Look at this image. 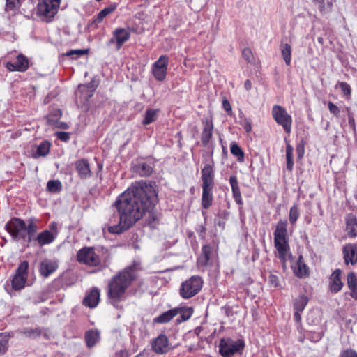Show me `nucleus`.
Instances as JSON below:
<instances>
[{
	"label": "nucleus",
	"mask_w": 357,
	"mask_h": 357,
	"mask_svg": "<svg viewBox=\"0 0 357 357\" xmlns=\"http://www.w3.org/2000/svg\"><path fill=\"white\" fill-rule=\"evenodd\" d=\"M158 202L154 185L144 181L136 182L116 198L112 206L118 213L109 218L105 227L110 234H121L146 215Z\"/></svg>",
	"instance_id": "1"
},
{
	"label": "nucleus",
	"mask_w": 357,
	"mask_h": 357,
	"mask_svg": "<svg viewBox=\"0 0 357 357\" xmlns=\"http://www.w3.org/2000/svg\"><path fill=\"white\" fill-rule=\"evenodd\" d=\"M5 227L13 238L26 241L27 246L34 241L42 247L52 243L55 238L54 234L49 230H45L35 236L38 228L32 220H29L26 225L24 220L13 218L6 225Z\"/></svg>",
	"instance_id": "2"
},
{
	"label": "nucleus",
	"mask_w": 357,
	"mask_h": 357,
	"mask_svg": "<svg viewBox=\"0 0 357 357\" xmlns=\"http://www.w3.org/2000/svg\"><path fill=\"white\" fill-rule=\"evenodd\" d=\"M137 265L126 267L114 275L107 284V298L115 308H121L120 303L126 298V290L137 277Z\"/></svg>",
	"instance_id": "3"
},
{
	"label": "nucleus",
	"mask_w": 357,
	"mask_h": 357,
	"mask_svg": "<svg viewBox=\"0 0 357 357\" xmlns=\"http://www.w3.org/2000/svg\"><path fill=\"white\" fill-rule=\"evenodd\" d=\"M274 245L276 248L278 257L282 262L287 260V252L289 250V240L287 236V222L280 220L274 231Z\"/></svg>",
	"instance_id": "4"
},
{
	"label": "nucleus",
	"mask_w": 357,
	"mask_h": 357,
	"mask_svg": "<svg viewBox=\"0 0 357 357\" xmlns=\"http://www.w3.org/2000/svg\"><path fill=\"white\" fill-rule=\"evenodd\" d=\"M203 280L200 276L192 275L182 282L179 294L184 299H189L197 294L202 288Z\"/></svg>",
	"instance_id": "5"
},
{
	"label": "nucleus",
	"mask_w": 357,
	"mask_h": 357,
	"mask_svg": "<svg viewBox=\"0 0 357 357\" xmlns=\"http://www.w3.org/2000/svg\"><path fill=\"white\" fill-rule=\"evenodd\" d=\"M61 0H44L37 6V14L43 21L49 22L57 13Z\"/></svg>",
	"instance_id": "6"
},
{
	"label": "nucleus",
	"mask_w": 357,
	"mask_h": 357,
	"mask_svg": "<svg viewBox=\"0 0 357 357\" xmlns=\"http://www.w3.org/2000/svg\"><path fill=\"white\" fill-rule=\"evenodd\" d=\"M243 341L234 340L231 338H222L220 340L218 348L219 353L222 357H231L243 349Z\"/></svg>",
	"instance_id": "7"
},
{
	"label": "nucleus",
	"mask_w": 357,
	"mask_h": 357,
	"mask_svg": "<svg viewBox=\"0 0 357 357\" xmlns=\"http://www.w3.org/2000/svg\"><path fill=\"white\" fill-rule=\"evenodd\" d=\"M77 260L79 263L89 266H98L101 264V258L92 247H84L77 253Z\"/></svg>",
	"instance_id": "8"
},
{
	"label": "nucleus",
	"mask_w": 357,
	"mask_h": 357,
	"mask_svg": "<svg viewBox=\"0 0 357 357\" xmlns=\"http://www.w3.org/2000/svg\"><path fill=\"white\" fill-rule=\"evenodd\" d=\"M272 116L276 123L282 126L287 133L291 132L292 118L284 107L274 105L272 109Z\"/></svg>",
	"instance_id": "9"
},
{
	"label": "nucleus",
	"mask_w": 357,
	"mask_h": 357,
	"mask_svg": "<svg viewBox=\"0 0 357 357\" xmlns=\"http://www.w3.org/2000/svg\"><path fill=\"white\" fill-rule=\"evenodd\" d=\"M28 270L29 263L27 261L20 263L12 280L13 289L20 290L24 288L27 280Z\"/></svg>",
	"instance_id": "10"
},
{
	"label": "nucleus",
	"mask_w": 357,
	"mask_h": 357,
	"mask_svg": "<svg viewBox=\"0 0 357 357\" xmlns=\"http://www.w3.org/2000/svg\"><path fill=\"white\" fill-rule=\"evenodd\" d=\"M168 66V57L161 55L159 59L153 64L152 73L158 81H163L167 76Z\"/></svg>",
	"instance_id": "11"
},
{
	"label": "nucleus",
	"mask_w": 357,
	"mask_h": 357,
	"mask_svg": "<svg viewBox=\"0 0 357 357\" xmlns=\"http://www.w3.org/2000/svg\"><path fill=\"white\" fill-rule=\"evenodd\" d=\"M130 36V33L125 29H116L113 31V36L109 39V40L107 43V45H110L114 43L116 49L117 50H119L121 48L123 44L129 40Z\"/></svg>",
	"instance_id": "12"
},
{
	"label": "nucleus",
	"mask_w": 357,
	"mask_h": 357,
	"mask_svg": "<svg viewBox=\"0 0 357 357\" xmlns=\"http://www.w3.org/2000/svg\"><path fill=\"white\" fill-rule=\"evenodd\" d=\"M20 333L24 337L31 339H36L38 337L43 335L45 340H50L51 336L48 329L40 327H26L20 331Z\"/></svg>",
	"instance_id": "13"
},
{
	"label": "nucleus",
	"mask_w": 357,
	"mask_h": 357,
	"mask_svg": "<svg viewBox=\"0 0 357 357\" xmlns=\"http://www.w3.org/2000/svg\"><path fill=\"white\" fill-rule=\"evenodd\" d=\"M151 347L153 350L159 354L168 352L171 349L167 337L164 334H160L152 342Z\"/></svg>",
	"instance_id": "14"
},
{
	"label": "nucleus",
	"mask_w": 357,
	"mask_h": 357,
	"mask_svg": "<svg viewBox=\"0 0 357 357\" xmlns=\"http://www.w3.org/2000/svg\"><path fill=\"white\" fill-rule=\"evenodd\" d=\"M6 67L9 71L24 72L29 68V60L25 56L20 54L17 55L15 62H7Z\"/></svg>",
	"instance_id": "15"
},
{
	"label": "nucleus",
	"mask_w": 357,
	"mask_h": 357,
	"mask_svg": "<svg viewBox=\"0 0 357 357\" xmlns=\"http://www.w3.org/2000/svg\"><path fill=\"white\" fill-rule=\"evenodd\" d=\"M202 186H214V170L213 165L210 164L204 165L202 170Z\"/></svg>",
	"instance_id": "16"
},
{
	"label": "nucleus",
	"mask_w": 357,
	"mask_h": 357,
	"mask_svg": "<svg viewBox=\"0 0 357 357\" xmlns=\"http://www.w3.org/2000/svg\"><path fill=\"white\" fill-rule=\"evenodd\" d=\"M341 273L342 271L340 269H336L332 273V274L330 276L329 286L330 290L333 293L339 292L344 285L340 278Z\"/></svg>",
	"instance_id": "17"
},
{
	"label": "nucleus",
	"mask_w": 357,
	"mask_h": 357,
	"mask_svg": "<svg viewBox=\"0 0 357 357\" xmlns=\"http://www.w3.org/2000/svg\"><path fill=\"white\" fill-rule=\"evenodd\" d=\"M57 268L58 264L55 261L45 259L40 263L39 271L41 275L47 278L54 273Z\"/></svg>",
	"instance_id": "18"
},
{
	"label": "nucleus",
	"mask_w": 357,
	"mask_h": 357,
	"mask_svg": "<svg viewBox=\"0 0 357 357\" xmlns=\"http://www.w3.org/2000/svg\"><path fill=\"white\" fill-rule=\"evenodd\" d=\"M204 128L202 132V142L206 146L212 137L213 124L211 119H205L203 120Z\"/></svg>",
	"instance_id": "19"
},
{
	"label": "nucleus",
	"mask_w": 357,
	"mask_h": 357,
	"mask_svg": "<svg viewBox=\"0 0 357 357\" xmlns=\"http://www.w3.org/2000/svg\"><path fill=\"white\" fill-rule=\"evenodd\" d=\"M75 167L82 179H86L91 176V172L87 160L82 159L77 160L75 163Z\"/></svg>",
	"instance_id": "20"
},
{
	"label": "nucleus",
	"mask_w": 357,
	"mask_h": 357,
	"mask_svg": "<svg viewBox=\"0 0 357 357\" xmlns=\"http://www.w3.org/2000/svg\"><path fill=\"white\" fill-rule=\"evenodd\" d=\"M229 183L231 187L233 197L236 203L238 205H242L243 204V202L242 199L240 188L238 186V179L235 175H232L230 176Z\"/></svg>",
	"instance_id": "21"
},
{
	"label": "nucleus",
	"mask_w": 357,
	"mask_h": 357,
	"mask_svg": "<svg viewBox=\"0 0 357 357\" xmlns=\"http://www.w3.org/2000/svg\"><path fill=\"white\" fill-rule=\"evenodd\" d=\"M202 206L204 209L208 208L213 204V187L202 186Z\"/></svg>",
	"instance_id": "22"
},
{
	"label": "nucleus",
	"mask_w": 357,
	"mask_h": 357,
	"mask_svg": "<svg viewBox=\"0 0 357 357\" xmlns=\"http://www.w3.org/2000/svg\"><path fill=\"white\" fill-rule=\"evenodd\" d=\"M100 300V291L95 288L91 289L90 293L83 300V304L91 308L95 307Z\"/></svg>",
	"instance_id": "23"
},
{
	"label": "nucleus",
	"mask_w": 357,
	"mask_h": 357,
	"mask_svg": "<svg viewBox=\"0 0 357 357\" xmlns=\"http://www.w3.org/2000/svg\"><path fill=\"white\" fill-rule=\"evenodd\" d=\"M294 273L299 278H306L309 275V268L304 262L303 257L300 255L294 267Z\"/></svg>",
	"instance_id": "24"
},
{
	"label": "nucleus",
	"mask_w": 357,
	"mask_h": 357,
	"mask_svg": "<svg viewBox=\"0 0 357 357\" xmlns=\"http://www.w3.org/2000/svg\"><path fill=\"white\" fill-rule=\"evenodd\" d=\"M84 339L87 347L91 348L100 340V333L96 329L89 330L85 333Z\"/></svg>",
	"instance_id": "25"
},
{
	"label": "nucleus",
	"mask_w": 357,
	"mask_h": 357,
	"mask_svg": "<svg viewBox=\"0 0 357 357\" xmlns=\"http://www.w3.org/2000/svg\"><path fill=\"white\" fill-rule=\"evenodd\" d=\"M343 253L346 264L351 263L354 265L357 262V255L352 245L345 246L343 249Z\"/></svg>",
	"instance_id": "26"
},
{
	"label": "nucleus",
	"mask_w": 357,
	"mask_h": 357,
	"mask_svg": "<svg viewBox=\"0 0 357 357\" xmlns=\"http://www.w3.org/2000/svg\"><path fill=\"white\" fill-rule=\"evenodd\" d=\"M347 285L351 290V296L357 300V278L353 272L349 273L347 275Z\"/></svg>",
	"instance_id": "27"
},
{
	"label": "nucleus",
	"mask_w": 357,
	"mask_h": 357,
	"mask_svg": "<svg viewBox=\"0 0 357 357\" xmlns=\"http://www.w3.org/2000/svg\"><path fill=\"white\" fill-rule=\"evenodd\" d=\"M174 310L177 311V315L179 317L177 319L178 322H182L188 320L193 313V309L191 307H175Z\"/></svg>",
	"instance_id": "28"
},
{
	"label": "nucleus",
	"mask_w": 357,
	"mask_h": 357,
	"mask_svg": "<svg viewBox=\"0 0 357 357\" xmlns=\"http://www.w3.org/2000/svg\"><path fill=\"white\" fill-rule=\"evenodd\" d=\"M176 315L177 311L176 310L172 309L158 316L154 319L153 321L155 323L159 324L167 323Z\"/></svg>",
	"instance_id": "29"
},
{
	"label": "nucleus",
	"mask_w": 357,
	"mask_h": 357,
	"mask_svg": "<svg viewBox=\"0 0 357 357\" xmlns=\"http://www.w3.org/2000/svg\"><path fill=\"white\" fill-rule=\"evenodd\" d=\"M308 303V298L305 295L298 296L294 301V307L295 311L303 312Z\"/></svg>",
	"instance_id": "30"
},
{
	"label": "nucleus",
	"mask_w": 357,
	"mask_h": 357,
	"mask_svg": "<svg viewBox=\"0 0 357 357\" xmlns=\"http://www.w3.org/2000/svg\"><path fill=\"white\" fill-rule=\"evenodd\" d=\"M135 171L141 176H148L152 172V167L149 165L142 162L135 167Z\"/></svg>",
	"instance_id": "31"
},
{
	"label": "nucleus",
	"mask_w": 357,
	"mask_h": 357,
	"mask_svg": "<svg viewBox=\"0 0 357 357\" xmlns=\"http://www.w3.org/2000/svg\"><path fill=\"white\" fill-rule=\"evenodd\" d=\"M156 204H153L150 211H146L148 214L147 223L151 227H155L158 222V213L154 210Z\"/></svg>",
	"instance_id": "32"
},
{
	"label": "nucleus",
	"mask_w": 357,
	"mask_h": 357,
	"mask_svg": "<svg viewBox=\"0 0 357 357\" xmlns=\"http://www.w3.org/2000/svg\"><path fill=\"white\" fill-rule=\"evenodd\" d=\"M50 149V143L47 141L43 142L37 148L36 153L33 155L34 158L43 157L47 155Z\"/></svg>",
	"instance_id": "33"
},
{
	"label": "nucleus",
	"mask_w": 357,
	"mask_h": 357,
	"mask_svg": "<svg viewBox=\"0 0 357 357\" xmlns=\"http://www.w3.org/2000/svg\"><path fill=\"white\" fill-rule=\"evenodd\" d=\"M158 109H148L142 121L144 125H149L157 119Z\"/></svg>",
	"instance_id": "34"
},
{
	"label": "nucleus",
	"mask_w": 357,
	"mask_h": 357,
	"mask_svg": "<svg viewBox=\"0 0 357 357\" xmlns=\"http://www.w3.org/2000/svg\"><path fill=\"white\" fill-rule=\"evenodd\" d=\"M293 151H294V148L289 143H287V148H286V159H287V169L289 171H291L294 167Z\"/></svg>",
	"instance_id": "35"
},
{
	"label": "nucleus",
	"mask_w": 357,
	"mask_h": 357,
	"mask_svg": "<svg viewBox=\"0 0 357 357\" xmlns=\"http://www.w3.org/2000/svg\"><path fill=\"white\" fill-rule=\"evenodd\" d=\"M230 151L231 154L238 158L239 162H243L244 160V153L241 148L236 143L232 142L230 146Z\"/></svg>",
	"instance_id": "36"
},
{
	"label": "nucleus",
	"mask_w": 357,
	"mask_h": 357,
	"mask_svg": "<svg viewBox=\"0 0 357 357\" xmlns=\"http://www.w3.org/2000/svg\"><path fill=\"white\" fill-rule=\"evenodd\" d=\"M282 54L287 66L291 64V48L290 45L284 44L282 46Z\"/></svg>",
	"instance_id": "37"
},
{
	"label": "nucleus",
	"mask_w": 357,
	"mask_h": 357,
	"mask_svg": "<svg viewBox=\"0 0 357 357\" xmlns=\"http://www.w3.org/2000/svg\"><path fill=\"white\" fill-rule=\"evenodd\" d=\"M61 183L58 180H50L47 184V189L51 192H59L61 191Z\"/></svg>",
	"instance_id": "38"
},
{
	"label": "nucleus",
	"mask_w": 357,
	"mask_h": 357,
	"mask_svg": "<svg viewBox=\"0 0 357 357\" xmlns=\"http://www.w3.org/2000/svg\"><path fill=\"white\" fill-rule=\"evenodd\" d=\"M47 123L50 126H54L57 128L61 129H68L69 126L64 122L59 121V120H54V119H52L51 116H47Z\"/></svg>",
	"instance_id": "39"
},
{
	"label": "nucleus",
	"mask_w": 357,
	"mask_h": 357,
	"mask_svg": "<svg viewBox=\"0 0 357 357\" xmlns=\"http://www.w3.org/2000/svg\"><path fill=\"white\" fill-rule=\"evenodd\" d=\"M116 8L115 6H110L102 9L97 15L95 22H100L106 16L112 13Z\"/></svg>",
	"instance_id": "40"
},
{
	"label": "nucleus",
	"mask_w": 357,
	"mask_h": 357,
	"mask_svg": "<svg viewBox=\"0 0 357 357\" xmlns=\"http://www.w3.org/2000/svg\"><path fill=\"white\" fill-rule=\"evenodd\" d=\"M300 215V212L298 208L296 205H294L289 211V222L291 224L294 225L296 221L298 220Z\"/></svg>",
	"instance_id": "41"
},
{
	"label": "nucleus",
	"mask_w": 357,
	"mask_h": 357,
	"mask_svg": "<svg viewBox=\"0 0 357 357\" xmlns=\"http://www.w3.org/2000/svg\"><path fill=\"white\" fill-rule=\"evenodd\" d=\"M20 4V0H6V10H15Z\"/></svg>",
	"instance_id": "42"
},
{
	"label": "nucleus",
	"mask_w": 357,
	"mask_h": 357,
	"mask_svg": "<svg viewBox=\"0 0 357 357\" xmlns=\"http://www.w3.org/2000/svg\"><path fill=\"white\" fill-rule=\"evenodd\" d=\"M212 252V248L209 245H205L202 247V254L204 257V264H206L210 258Z\"/></svg>",
	"instance_id": "43"
},
{
	"label": "nucleus",
	"mask_w": 357,
	"mask_h": 357,
	"mask_svg": "<svg viewBox=\"0 0 357 357\" xmlns=\"http://www.w3.org/2000/svg\"><path fill=\"white\" fill-rule=\"evenodd\" d=\"M339 85L342 91V93L346 96L350 97L351 89L349 84H348L347 82H342L339 83Z\"/></svg>",
	"instance_id": "44"
},
{
	"label": "nucleus",
	"mask_w": 357,
	"mask_h": 357,
	"mask_svg": "<svg viewBox=\"0 0 357 357\" xmlns=\"http://www.w3.org/2000/svg\"><path fill=\"white\" fill-rule=\"evenodd\" d=\"M328 107L330 111V112L333 114L334 116L338 117L340 114V109L336 106L333 102H328Z\"/></svg>",
	"instance_id": "45"
},
{
	"label": "nucleus",
	"mask_w": 357,
	"mask_h": 357,
	"mask_svg": "<svg viewBox=\"0 0 357 357\" xmlns=\"http://www.w3.org/2000/svg\"><path fill=\"white\" fill-rule=\"evenodd\" d=\"M268 284L271 287L275 288L279 287V279L278 277L273 273H270L268 276Z\"/></svg>",
	"instance_id": "46"
},
{
	"label": "nucleus",
	"mask_w": 357,
	"mask_h": 357,
	"mask_svg": "<svg viewBox=\"0 0 357 357\" xmlns=\"http://www.w3.org/2000/svg\"><path fill=\"white\" fill-rule=\"evenodd\" d=\"M88 50H81V49H79V50H70L69 52H68L66 55V56H73L74 55H76V56H82L85 54H86Z\"/></svg>",
	"instance_id": "47"
},
{
	"label": "nucleus",
	"mask_w": 357,
	"mask_h": 357,
	"mask_svg": "<svg viewBox=\"0 0 357 357\" xmlns=\"http://www.w3.org/2000/svg\"><path fill=\"white\" fill-rule=\"evenodd\" d=\"M242 56L248 62H251L253 59L252 52L249 48H244L243 50Z\"/></svg>",
	"instance_id": "48"
},
{
	"label": "nucleus",
	"mask_w": 357,
	"mask_h": 357,
	"mask_svg": "<svg viewBox=\"0 0 357 357\" xmlns=\"http://www.w3.org/2000/svg\"><path fill=\"white\" fill-rule=\"evenodd\" d=\"M347 227L357 226V218L352 214H349L346 218Z\"/></svg>",
	"instance_id": "49"
},
{
	"label": "nucleus",
	"mask_w": 357,
	"mask_h": 357,
	"mask_svg": "<svg viewBox=\"0 0 357 357\" xmlns=\"http://www.w3.org/2000/svg\"><path fill=\"white\" fill-rule=\"evenodd\" d=\"M56 136L62 142H68L70 139V133L66 132H56Z\"/></svg>",
	"instance_id": "50"
},
{
	"label": "nucleus",
	"mask_w": 357,
	"mask_h": 357,
	"mask_svg": "<svg viewBox=\"0 0 357 357\" xmlns=\"http://www.w3.org/2000/svg\"><path fill=\"white\" fill-rule=\"evenodd\" d=\"M346 229L350 237L357 236V226L347 227Z\"/></svg>",
	"instance_id": "51"
},
{
	"label": "nucleus",
	"mask_w": 357,
	"mask_h": 357,
	"mask_svg": "<svg viewBox=\"0 0 357 357\" xmlns=\"http://www.w3.org/2000/svg\"><path fill=\"white\" fill-rule=\"evenodd\" d=\"M8 349V341L6 340H0V356L4 354Z\"/></svg>",
	"instance_id": "52"
},
{
	"label": "nucleus",
	"mask_w": 357,
	"mask_h": 357,
	"mask_svg": "<svg viewBox=\"0 0 357 357\" xmlns=\"http://www.w3.org/2000/svg\"><path fill=\"white\" fill-rule=\"evenodd\" d=\"M61 115V111L59 109H54L47 116H51L52 119H54V120H59Z\"/></svg>",
	"instance_id": "53"
},
{
	"label": "nucleus",
	"mask_w": 357,
	"mask_h": 357,
	"mask_svg": "<svg viewBox=\"0 0 357 357\" xmlns=\"http://www.w3.org/2000/svg\"><path fill=\"white\" fill-rule=\"evenodd\" d=\"M222 107L228 113L231 112V106L226 98H224V99L222 100Z\"/></svg>",
	"instance_id": "54"
},
{
	"label": "nucleus",
	"mask_w": 357,
	"mask_h": 357,
	"mask_svg": "<svg viewBox=\"0 0 357 357\" xmlns=\"http://www.w3.org/2000/svg\"><path fill=\"white\" fill-rule=\"evenodd\" d=\"M242 125L246 132H250L252 130V123L250 119H245Z\"/></svg>",
	"instance_id": "55"
},
{
	"label": "nucleus",
	"mask_w": 357,
	"mask_h": 357,
	"mask_svg": "<svg viewBox=\"0 0 357 357\" xmlns=\"http://www.w3.org/2000/svg\"><path fill=\"white\" fill-rule=\"evenodd\" d=\"M340 357H357V354L352 350H346L340 354Z\"/></svg>",
	"instance_id": "56"
},
{
	"label": "nucleus",
	"mask_w": 357,
	"mask_h": 357,
	"mask_svg": "<svg viewBox=\"0 0 357 357\" xmlns=\"http://www.w3.org/2000/svg\"><path fill=\"white\" fill-rule=\"evenodd\" d=\"M348 123H349V126L353 129V130H356L355 120H354V117L350 114H349Z\"/></svg>",
	"instance_id": "57"
},
{
	"label": "nucleus",
	"mask_w": 357,
	"mask_h": 357,
	"mask_svg": "<svg viewBox=\"0 0 357 357\" xmlns=\"http://www.w3.org/2000/svg\"><path fill=\"white\" fill-rule=\"evenodd\" d=\"M296 151L298 153V155L299 158H301L304 154V147L303 146H298L296 148Z\"/></svg>",
	"instance_id": "58"
},
{
	"label": "nucleus",
	"mask_w": 357,
	"mask_h": 357,
	"mask_svg": "<svg viewBox=\"0 0 357 357\" xmlns=\"http://www.w3.org/2000/svg\"><path fill=\"white\" fill-rule=\"evenodd\" d=\"M301 312H298V311H295V312H294V317L295 321L297 323H299L301 321Z\"/></svg>",
	"instance_id": "59"
},
{
	"label": "nucleus",
	"mask_w": 357,
	"mask_h": 357,
	"mask_svg": "<svg viewBox=\"0 0 357 357\" xmlns=\"http://www.w3.org/2000/svg\"><path fill=\"white\" fill-rule=\"evenodd\" d=\"M316 2H317L319 6V10L322 12L324 10V0H314Z\"/></svg>",
	"instance_id": "60"
},
{
	"label": "nucleus",
	"mask_w": 357,
	"mask_h": 357,
	"mask_svg": "<svg viewBox=\"0 0 357 357\" xmlns=\"http://www.w3.org/2000/svg\"><path fill=\"white\" fill-rule=\"evenodd\" d=\"M244 87L247 91H249L252 88V83L249 79H247L244 83Z\"/></svg>",
	"instance_id": "61"
},
{
	"label": "nucleus",
	"mask_w": 357,
	"mask_h": 357,
	"mask_svg": "<svg viewBox=\"0 0 357 357\" xmlns=\"http://www.w3.org/2000/svg\"><path fill=\"white\" fill-rule=\"evenodd\" d=\"M50 227L52 229H55L56 228V224L55 222H52L50 224Z\"/></svg>",
	"instance_id": "62"
}]
</instances>
